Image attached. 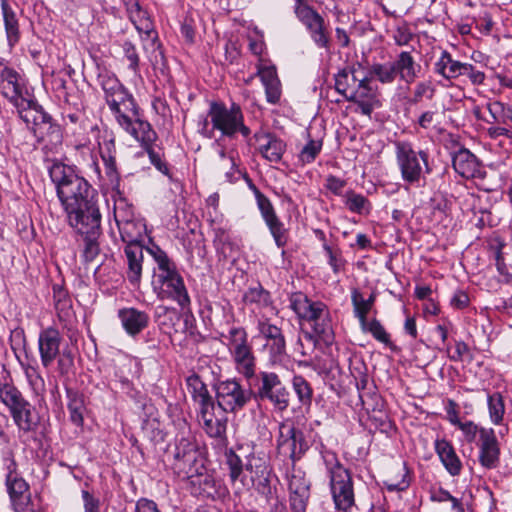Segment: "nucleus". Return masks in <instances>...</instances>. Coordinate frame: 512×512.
Returning a JSON list of instances; mask_svg holds the SVG:
<instances>
[{
    "label": "nucleus",
    "instance_id": "nucleus-1",
    "mask_svg": "<svg viewBox=\"0 0 512 512\" xmlns=\"http://www.w3.org/2000/svg\"><path fill=\"white\" fill-rule=\"evenodd\" d=\"M98 82L117 124L132 137L140 138L144 142L151 141L154 134L150 123L141 119L135 99L118 78L104 71L98 75Z\"/></svg>",
    "mask_w": 512,
    "mask_h": 512
},
{
    "label": "nucleus",
    "instance_id": "nucleus-2",
    "mask_svg": "<svg viewBox=\"0 0 512 512\" xmlns=\"http://www.w3.org/2000/svg\"><path fill=\"white\" fill-rule=\"evenodd\" d=\"M15 76L8 81L13 86L15 93L14 104L20 118L33 132L43 149L49 152H56L62 144V132L59 125L52 122L51 117L34 101L21 96V89L16 84Z\"/></svg>",
    "mask_w": 512,
    "mask_h": 512
},
{
    "label": "nucleus",
    "instance_id": "nucleus-3",
    "mask_svg": "<svg viewBox=\"0 0 512 512\" xmlns=\"http://www.w3.org/2000/svg\"><path fill=\"white\" fill-rule=\"evenodd\" d=\"M49 173L65 213H69L76 223L75 209L80 204L86 206L89 201L95 200V191L83 177L63 163L53 164Z\"/></svg>",
    "mask_w": 512,
    "mask_h": 512
},
{
    "label": "nucleus",
    "instance_id": "nucleus-4",
    "mask_svg": "<svg viewBox=\"0 0 512 512\" xmlns=\"http://www.w3.org/2000/svg\"><path fill=\"white\" fill-rule=\"evenodd\" d=\"M157 264L153 288L161 300L171 299L176 301L182 308L189 306L190 297L184 284L182 276L177 271L175 263L168 257L167 253L157 245L147 248Z\"/></svg>",
    "mask_w": 512,
    "mask_h": 512
},
{
    "label": "nucleus",
    "instance_id": "nucleus-5",
    "mask_svg": "<svg viewBox=\"0 0 512 512\" xmlns=\"http://www.w3.org/2000/svg\"><path fill=\"white\" fill-rule=\"evenodd\" d=\"M321 457L329 480V490L335 509L340 512H350L355 506L351 471L340 462L334 451L323 449Z\"/></svg>",
    "mask_w": 512,
    "mask_h": 512
},
{
    "label": "nucleus",
    "instance_id": "nucleus-6",
    "mask_svg": "<svg viewBox=\"0 0 512 512\" xmlns=\"http://www.w3.org/2000/svg\"><path fill=\"white\" fill-rule=\"evenodd\" d=\"M229 476L237 490L251 487H266L269 482L270 468L267 456L260 452H251L246 456L244 468L237 455H230L227 460Z\"/></svg>",
    "mask_w": 512,
    "mask_h": 512
},
{
    "label": "nucleus",
    "instance_id": "nucleus-7",
    "mask_svg": "<svg viewBox=\"0 0 512 512\" xmlns=\"http://www.w3.org/2000/svg\"><path fill=\"white\" fill-rule=\"evenodd\" d=\"M291 308L304 320H307L321 339L328 341L332 337V327L327 306L320 301H312L302 293H295L290 299Z\"/></svg>",
    "mask_w": 512,
    "mask_h": 512
},
{
    "label": "nucleus",
    "instance_id": "nucleus-8",
    "mask_svg": "<svg viewBox=\"0 0 512 512\" xmlns=\"http://www.w3.org/2000/svg\"><path fill=\"white\" fill-rule=\"evenodd\" d=\"M208 117L215 130L223 136L234 137L241 133L243 137L250 135V129L244 124V117L239 105L232 104L230 108L223 103L211 102Z\"/></svg>",
    "mask_w": 512,
    "mask_h": 512
},
{
    "label": "nucleus",
    "instance_id": "nucleus-9",
    "mask_svg": "<svg viewBox=\"0 0 512 512\" xmlns=\"http://www.w3.org/2000/svg\"><path fill=\"white\" fill-rule=\"evenodd\" d=\"M226 340V345L235 363L236 370L245 378H252L255 375L256 364L245 329L241 327L231 328L226 336Z\"/></svg>",
    "mask_w": 512,
    "mask_h": 512
},
{
    "label": "nucleus",
    "instance_id": "nucleus-10",
    "mask_svg": "<svg viewBox=\"0 0 512 512\" xmlns=\"http://www.w3.org/2000/svg\"><path fill=\"white\" fill-rule=\"evenodd\" d=\"M395 147L397 165L402 179L409 184L419 183L424 173L421 162H423L426 172L429 173L427 153L416 152L410 143L404 141L396 142Z\"/></svg>",
    "mask_w": 512,
    "mask_h": 512
},
{
    "label": "nucleus",
    "instance_id": "nucleus-11",
    "mask_svg": "<svg viewBox=\"0 0 512 512\" xmlns=\"http://www.w3.org/2000/svg\"><path fill=\"white\" fill-rule=\"evenodd\" d=\"M0 401L9 409L19 429L28 432L36 425L37 419L33 413V407L18 389L10 385L2 386Z\"/></svg>",
    "mask_w": 512,
    "mask_h": 512
},
{
    "label": "nucleus",
    "instance_id": "nucleus-12",
    "mask_svg": "<svg viewBox=\"0 0 512 512\" xmlns=\"http://www.w3.org/2000/svg\"><path fill=\"white\" fill-rule=\"evenodd\" d=\"M294 12L318 48L329 50L330 38L324 18L306 0H296Z\"/></svg>",
    "mask_w": 512,
    "mask_h": 512
},
{
    "label": "nucleus",
    "instance_id": "nucleus-13",
    "mask_svg": "<svg viewBox=\"0 0 512 512\" xmlns=\"http://www.w3.org/2000/svg\"><path fill=\"white\" fill-rule=\"evenodd\" d=\"M252 398V391L244 388L236 379L220 381L216 385V400L218 407L224 413L241 411Z\"/></svg>",
    "mask_w": 512,
    "mask_h": 512
},
{
    "label": "nucleus",
    "instance_id": "nucleus-14",
    "mask_svg": "<svg viewBox=\"0 0 512 512\" xmlns=\"http://www.w3.org/2000/svg\"><path fill=\"white\" fill-rule=\"evenodd\" d=\"M277 449L280 454L293 462L299 460L308 449L303 432L295 427L292 421L285 420L279 425Z\"/></svg>",
    "mask_w": 512,
    "mask_h": 512
},
{
    "label": "nucleus",
    "instance_id": "nucleus-15",
    "mask_svg": "<svg viewBox=\"0 0 512 512\" xmlns=\"http://www.w3.org/2000/svg\"><path fill=\"white\" fill-rule=\"evenodd\" d=\"M256 395L261 400H269L274 408L284 411L289 406V392L274 372L262 371L258 375Z\"/></svg>",
    "mask_w": 512,
    "mask_h": 512
},
{
    "label": "nucleus",
    "instance_id": "nucleus-16",
    "mask_svg": "<svg viewBox=\"0 0 512 512\" xmlns=\"http://www.w3.org/2000/svg\"><path fill=\"white\" fill-rule=\"evenodd\" d=\"M254 193L262 218L267 225L277 247L282 248L287 244L288 233L284 224L275 213L271 201L254 187Z\"/></svg>",
    "mask_w": 512,
    "mask_h": 512
},
{
    "label": "nucleus",
    "instance_id": "nucleus-17",
    "mask_svg": "<svg viewBox=\"0 0 512 512\" xmlns=\"http://www.w3.org/2000/svg\"><path fill=\"white\" fill-rule=\"evenodd\" d=\"M75 215L77 216L76 224L75 221H72V218H70V214L66 213L69 225L78 234H100L101 214L95 200L89 201V204L86 206L80 204L79 207L75 209Z\"/></svg>",
    "mask_w": 512,
    "mask_h": 512
},
{
    "label": "nucleus",
    "instance_id": "nucleus-18",
    "mask_svg": "<svg viewBox=\"0 0 512 512\" xmlns=\"http://www.w3.org/2000/svg\"><path fill=\"white\" fill-rule=\"evenodd\" d=\"M289 502L292 512H305L310 498V482L306 474L293 469L289 476Z\"/></svg>",
    "mask_w": 512,
    "mask_h": 512
},
{
    "label": "nucleus",
    "instance_id": "nucleus-19",
    "mask_svg": "<svg viewBox=\"0 0 512 512\" xmlns=\"http://www.w3.org/2000/svg\"><path fill=\"white\" fill-rule=\"evenodd\" d=\"M500 448L492 428L480 430L479 461L487 469H494L499 464Z\"/></svg>",
    "mask_w": 512,
    "mask_h": 512
},
{
    "label": "nucleus",
    "instance_id": "nucleus-20",
    "mask_svg": "<svg viewBox=\"0 0 512 512\" xmlns=\"http://www.w3.org/2000/svg\"><path fill=\"white\" fill-rule=\"evenodd\" d=\"M61 340V335L55 328L49 327L40 332L38 347L41 363L44 367H49L59 355Z\"/></svg>",
    "mask_w": 512,
    "mask_h": 512
},
{
    "label": "nucleus",
    "instance_id": "nucleus-21",
    "mask_svg": "<svg viewBox=\"0 0 512 512\" xmlns=\"http://www.w3.org/2000/svg\"><path fill=\"white\" fill-rule=\"evenodd\" d=\"M453 168L460 176L466 179L483 178L484 171L476 156L468 149H459L452 159Z\"/></svg>",
    "mask_w": 512,
    "mask_h": 512
},
{
    "label": "nucleus",
    "instance_id": "nucleus-22",
    "mask_svg": "<svg viewBox=\"0 0 512 512\" xmlns=\"http://www.w3.org/2000/svg\"><path fill=\"white\" fill-rule=\"evenodd\" d=\"M258 330L266 339V346L271 356L274 360H280L286 353L285 339L281 329L267 321L260 320L258 322Z\"/></svg>",
    "mask_w": 512,
    "mask_h": 512
},
{
    "label": "nucleus",
    "instance_id": "nucleus-23",
    "mask_svg": "<svg viewBox=\"0 0 512 512\" xmlns=\"http://www.w3.org/2000/svg\"><path fill=\"white\" fill-rule=\"evenodd\" d=\"M118 317L126 333L133 337L140 334L149 324V315L133 307L120 309Z\"/></svg>",
    "mask_w": 512,
    "mask_h": 512
},
{
    "label": "nucleus",
    "instance_id": "nucleus-24",
    "mask_svg": "<svg viewBox=\"0 0 512 512\" xmlns=\"http://www.w3.org/2000/svg\"><path fill=\"white\" fill-rule=\"evenodd\" d=\"M369 82L370 81L367 77H362L356 87V90H354L347 99L348 101L355 102L358 105L360 112L366 116L371 115L378 102L375 92L370 87Z\"/></svg>",
    "mask_w": 512,
    "mask_h": 512
},
{
    "label": "nucleus",
    "instance_id": "nucleus-25",
    "mask_svg": "<svg viewBox=\"0 0 512 512\" xmlns=\"http://www.w3.org/2000/svg\"><path fill=\"white\" fill-rule=\"evenodd\" d=\"M124 253L127 259V279L133 286H138L142 277L143 247L141 245H126Z\"/></svg>",
    "mask_w": 512,
    "mask_h": 512
},
{
    "label": "nucleus",
    "instance_id": "nucleus-26",
    "mask_svg": "<svg viewBox=\"0 0 512 512\" xmlns=\"http://www.w3.org/2000/svg\"><path fill=\"white\" fill-rule=\"evenodd\" d=\"M172 466L178 476L188 479H193L195 475L205 470L200 452L175 458Z\"/></svg>",
    "mask_w": 512,
    "mask_h": 512
},
{
    "label": "nucleus",
    "instance_id": "nucleus-27",
    "mask_svg": "<svg viewBox=\"0 0 512 512\" xmlns=\"http://www.w3.org/2000/svg\"><path fill=\"white\" fill-rule=\"evenodd\" d=\"M392 64L396 75L407 84H411L415 81L421 69L420 65L415 62L411 53L407 51H402Z\"/></svg>",
    "mask_w": 512,
    "mask_h": 512
},
{
    "label": "nucleus",
    "instance_id": "nucleus-28",
    "mask_svg": "<svg viewBox=\"0 0 512 512\" xmlns=\"http://www.w3.org/2000/svg\"><path fill=\"white\" fill-rule=\"evenodd\" d=\"M435 450L449 474L452 476L459 475L462 469V463L456 455L452 444L445 439L436 440Z\"/></svg>",
    "mask_w": 512,
    "mask_h": 512
},
{
    "label": "nucleus",
    "instance_id": "nucleus-29",
    "mask_svg": "<svg viewBox=\"0 0 512 512\" xmlns=\"http://www.w3.org/2000/svg\"><path fill=\"white\" fill-rule=\"evenodd\" d=\"M6 484L13 506L31 504L29 485L23 478H19L16 474L10 472L7 475Z\"/></svg>",
    "mask_w": 512,
    "mask_h": 512
},
{
    "label": "nucleus",
    "instance_id": "nucleus-30",
    "mask_svg": "<svg viewBox=\"0 0 512 512\" xmlns=\"http://www.w3.org/2000/svg\"><path fill=\"white\" fill-rule=\"evenodd\" d=\"M360 68L345 67L335 75V88L338 93L342 94L346 99L352 94L359 84Z\"/></svg>",
    "mask_w": 512,
    "mask_h": 512
},
{
    "label": "nucleus",
    "instance_id": "nucleus-31",
    "mask_svg": "<svg viewBox=\"0 0 512 512\" xmlns=\"http://www.w3.org/2000/svg\"><path fill=\"white\" fill-rule=\"evenodd\" d=\"M465 63L452 58L451 54L443 50L439 59L434 64V71L446 80L456 79L461 76Z\"/></svg>",
    "mask_w": 512,
    "mask_h": 512
},
{
    "label": "nucleus",
    "instance_id": "nucleus-32",
    "mask_svg": "<svg viewBox=\"0 0 512 512\" xmlns=\"http://www.w3.org/2000/svg\"><path fill=\"white\" fill-rule=\"evenodd\" d=\"M1 10L8 44L12 47L20 39L18 19L7 0H1Z\"/></svg>",
    "mask_w": 512,
    "mask_h": 512
},
{
    "label": "nucleus",
    "instance_id": "nucleus-33",
    "mask_svg": "<svg viewBox=\"0 0 512 512\" xmlns=\"http://www.w3.org/2000/svg\"><path fill=\"white\" fill-rule=\"evenodd\" d=\"M116 222L121 238L127 245H140L139 241L144 231L142 223L134 220H119L117 217Z\"/></svg>",
    "mask_w": 512,
    "mask_h": 512
},
{
    "label": "nucleus",
    "instance_id": "nucleus-34",
    "mask_svg": "<svg viewBox=\"0 0 512 512\" xmlns=\"http://www.w3.org/2000/svg\"><path fill=\"white\" fill-rule=\"evenodd\" d=\"M410 474L405 463L393 468L384 484L389 491H404L410 485Z\"/></svg>",
    "mask_w": 512,
    "mask_h": 512
},
{
    "label": "nucleus",
    "instance_id": "nucleus-35",
    "mask_svg": "<svg viewBox=\"0 0 512 512\" xmlns=\"http://www.w3.org/2000/svg\"><path fill=\"white\" fill-rule=\"evenodd\" d=\"M186 384L188 392L191 394L192 399L197 405L205 403L213 399L210 395L206 384L201 380L197 374H192L187 377Z\"/></svg>",
    "mask_w": 512,
    "mask_h": 512
},
{
    "label": "nucleus",
    "instance_id": "nucleus-36",
    "mask_svg": "<svg viewBox=\"0 0 512 512\" xmlns=\"http://www.w3.org/2000/svg\"><path fill=\"white\" fill-rule=\"evenodd\" d=\"M130 12V20L135 25V28L139 32V34H144L148 38H152L153 34V25L152 22L147 17V13L143 11L140 5L135 2L131 5L129 10Z\"/></svg>",
    "mask_w": 512,
    "mask_h": 512
},
{
    "label": "nucleus",
    "instance_id": "nucleus-37",
    "mask_svg": "<svg viewBox=\"0 0 512 512\" xmlns=\"http://www.w3.org/2000/svg\"><path fill=\"white\" fill-rule=\"evenodd\" d=\"M487 406L490 421L494 425H501L505 415V402L504 398L499 392H494L487 395Z\"/></svg>",
    "mask_w": 512,
    "mask_h": 512
},
{
    "label": "nucleus",
    "instance_id": "nucleus-38",
    "mask_svg": "<svg viewBox=\"0 0 512 512\" xmlns=\"http://www.w3.org/2000/svg\"><path fill=\"white\" fill-rule=\"evenodd\" d=\"M192 485L199 486L200 493L209 498L220 497L223 493L217 490L216 481L204 471L195 475L193 479H190Z\"/></svg>",
    "mask_w": 512,
    "mask_h": 512
},
{
    "label": "nucleus",
    "instance_id": "nucleus-39",
    "mask_svg": "<svg viewBox=\"0 0 512 512\" xmlns=\"http://www.w3.org/2000/svg\"><path fill=\"white\" fill-rule=\"evenodd\" d=\"M67 397H68V410L70 413L71 421L77 426L81 425L83 422V401L79 397V393L74 391L73 389H67Z\"/></svg>",
    "mask_w": 512,
    "mask_h": 512
},
{
    "label": "nucleus",
    "instance_id": "nucleus-40",
    "mask_svg": "<svg viewBox=\"0 0 512 512\" xmlns=\"http://www.w3.org/2000/svg\"><path fill=\"white\" fill-rule=\"evenodd\" d=\"M203 428L210 437L223 439L226 434L227 418L224 413L220 412V416L214 419H208V421L203 424Z\"/></svg>",
    "mask_w": 512,
    "mask_h": 512
},
{
    "label": "nucleus",
    "instance_id": "nucleus-41",
    "mask_svg": "<svg viewBox=\"0 0 512 512\" xmlns=\"http://www.w3.org/2000/svg\"><path fill=\"white\" fill-rule=\"evenodd\" d=\"M260 151L267 160L278 162L285 151V144L281 140L271 138L261 146Z\"/></svg>",
    "mask_w": 512,
    "mask_h": 512
},
{
    "label": "nucleus",
    "instance_id": "nucleus-42",
    "mask_svg": "<svg viewBox=\"0 0 512 512\" xmlns=\"http://www.w3.org/2000/svg\"><path fill=\"white\" fill-rule=\"evenodd\" d=\"M345 204L351 212L358 214H367L371 209L367 198L353 191L347 192Z\"/></svg>",
    "mask_w": 512,
    "mask_h": 512
},
{
    "label": "nucleus",
    "instance_id": "nucleus-43",
    "mask_svg": "<svg viewBox=\"0 0 512 512\" xmlns=\"http://www.w3.org/2000/svg\"><path fill=\"white\" fill-rule=\"evenodd\" d=\"M195 452H199L195 438L191 434H182L177 438L174 451V459L181 458Z\"/></svg>",
    "mask_w": 512,
    "mask_h": 512
},
{
    "label": "nucleus",
    "instance_id": "nucleus-44",
    "mask_svg": "<svg viewBox=\"0 0 512 512\" xmlns=\"http://www.w3.org/2000/svg\"><path fill=\"white\" fill-rule=\"evenodd\" d=\"M322 149L321 140H309L308 143L301 149L298 159L302 165L312 163L319 155Z\"/></svg>",
    "mask_w": 512,
    "mask_h": 512
},
{
    "label": "nucleus",
    "instance_id": "nucleus-45",
    "mask_svg": "<svg viewBox=\"0 0 512 512\" xmlns=\"http://www.w3.org/2000/svg\"><path fill=\"white\" fill-rule=\"evenodd\" d=\"M153 138H151V141L144 142L140 138L133 137L137 142L140 143V145L147 151L151 163L159 170L160 172L167 174L168 173V167L165 162L162 161L161 156L155 152L152 149V144L156 140V133L153 130Z\"/></svg>",
    "mask_w": 512,
    "mask_h": 512
},
{
    "label": "nucleus",
    "instance_id": "nucleus-46",
    "mask_svg": "<svg viewBox=\"0 0 512 512\" xmlns=\"http://www.w3.org/2000/svg\"><path fill=\"white\" fill-rule=\"evenodd\" d=\"M371 74L384 84L392 83L397 77L392 63L374 64Z\"/></svg>",
    "mask_w": 512,
    "mask_h": 512
},
{
    "label": "nucleus",
    "instance_id": "nucleus-47",
    "mask_svg": "<svg viewBox=\"0 0 512 512\" xmlns=\"http://www.w3.org/2000/svg\"><path fill=\"white\" fill-rule=\"evenodd\" d=\"M100 234H82L84 237V249H83V258L86 262L93 261L97 255L99 254V244L98 237Z\"/></svg>",
    "mask_w": 512,
    "mask_h": 512
},
{
    "label": "nucleus",
    "instance_id": "nucleus-48",
    "mask_svg": "<svg viewBox=\"0 0 512 512\" xmlns=\"http://www.w3.org/2000/svg\"><path fill=\"white\" fill-rule=\"evenodd\" d=\"M293 388L300 402L303 404H309L311 402L312 389L302 376H295L293 378Z\"/></svg>",
    "mask_w": 512,
    "mask_h": 512
},
{
    "label": "nucleus",
    "instance_id": "nucleus-49",
    "mask_svg": "<svg viewBox=\"0 0 512 512\" xmlns=\"http://www.w3.org/2000/svg\"><path fill=\"white\" fill-rule=\"evenodd\" d=\"M352 303L354 306V312L356 317L359 318L362 324H365L367 314L371 309L370 303L366 302L363 296L358 291H354L352 293Z\"/></svg>",
    "mask_w": 512,
    "mask_h": 512
},
{
    "label": "nucleus",
    "instance_id": "nucleus-50",
    "mask_svg": "<svg viewBox=\"0 0 512 512\" xmlns=\"http://www.w3.org/2000/svg\"><path fill=\"white\" fill-rule=\"evenodd\" d=\"M431 498L433 501L436 502H450L451 509L454 512H465L461 501L456 497L452 496L447 490L440 488L437 491L433 492Z\"/></svg>",
    "mask_w": 512,
    "mask_h": 512
},
{
    "label": "nucleus",
    "instance_id": "nucleus-51",
    "mask_svg": "<svg viewBox=\"0 0 512 512\" xmlns=\"http://www.w3.org/2000/svg\"><path fill=\"white\" fill-rule=\"evenodd\" d=\"M435 88L430 81H422L417 83L414 88L412 102L418 103L423 98L431 100L434 97Z\"/></svg>",
    "mask_w": 512,
    "mask_h": 512
},
{
    "label": "nucleus",
    "instance_id": "nucleus-52",
    "mask_svg": "<svg viewBox=\"0 0 512 512\" xmlns=\"http://www.w3.org/2000/svg\"><path fill=\"white\" fill-rule=\"evenodd\" d=\"M53 297L55 302V308L61 317V313H63L67 308L70 307V300L68 298L67 292L60 286L53 287Z\"/></svg>",
    "mask_w": 512,
    "mask_h": 512
},
{
    "label": "nucleus",
    "instance_id": "nucleus-53",
    "mask_svg": "<svg viewBox=\"0 0 512 512\" xmlns=\"http://www.w3.org/2000/svg\"><path fill=\"white\" fill-rule=\"evenodd\" d=\"M324 250L328 257V263L331 266L334 273H338L344 266V259L338 250H333L327 244L324 245Z\"/></svg>",
    "mask_w": 512,
    "mask_h": 512
},
{
    "label": "nucleus",
    "instance_id": "nucleus-54",
    "mask_svg": "<svg viewBox=\"0 0 512 512\" xmlns=\"http://www.w3.org/2000/svg\"><path fill=\"white\" fill-rule=\"evenodd\" d=\"M123 51L125 57L128 59L129 68L133 70L134 73L138 72L139 67V56L137 54L135 46L130 41H125L123 44Z\"/></svg>",
    "mask_w": 512,
    "mask_h": 512
},
{
    "label": "nucleus",
    "instance_id": "nucleus-55",
    "mask_svg": "<svg viewBox=\"0 0 512 512\" xmlns=\"http://www.w3.org/2000/svg\"><path fill=\"white\" fill-rule=\"evenodd\" d=\"M457 427L463 432L465 440L469 443L475 441L477 435H480V430L482 429L472 421L461 422Z\"/></svg>",
    "mask_w": 512,
    "mask_h": 512
},
{
    "label": "nucleus",
    "instance_id": "nucleus-56",
    "mask_svg": "<svg viewBox=\"0 0 512 512\" xmlns=\"http://www.w3.org/2000/svg\"><path fill=\"white\" fill-rule=\"evenodd\" d=\"M367 329L376 340L385 344L389 342V335L378 320H372Z\"/></svg>",
    "mask_w": 512,
    "mask_h": 512
},
{
    "label": "nucleus",
    "instance_id": "nucleus-57",
    "mask_svg": "<svg viewBox=\"0 0 512 512\" xmlns=\"http://www.w3.org/2000/svg\"><path fill=\"white\" fill-rule=\"evenodd\" d=\"M449 358L452 361H463L465 358H468L469 361H471L472 354L469 346L465 342L457 341L455 343V351L449 356Z\"/></svg>",
    "mask_w": 512,
    "mask_h": 512
},
{
    "label": "nucleus",
    "instance_id": "nucleus-58",
    "mask_svg": "<svg viewBox=\"0 0 512 512\" xmlns=\"http://www.w3.org/2000/svg\"><path fill=\"white\" fill-rule=\"evenodd\" d=\"M198 407V410H199V413H200V418L202 420V423H206L208 421V419H214L216 418L217 416H220V413L216 414L215 413V403H214V400H210V401H207L205 403H202L200 405H197Z\"/></svg>",
    "mask_w": 512,
    "mask_h": 512
},
{
    "label": "nucleus",
    "instance_id": "nucleus-59",
    "mask_svg": "<svg viewBox=\"0 0 512 512\" xmlns=\"http://www.w3.org/2000/svg\"><path fill=\"white\" fill-rule=\"evenodd\" d=\"M465 67L461 71V76H468L474 85H480L485 80V74L482 71L476 70L470 63H465Z\"/></svg>",
    "mask_w": 512,
    "mask_h": 512
},
{
    "label": "nucleus",
    "instance_id": "nucleus-60",
    "mask_svg": "<svg viewBox=\"0 0 512 512\" xmlns=\"http://www.w3.org/2000/svg\"><path fill=\"white\" fill-rule=\"evenodd\" d=\"M267 101L271 104H276L281 97V84L280 81H274L264 85Z\"/></svg>",
    "mask_w": 512,
    "mask_h": 512
},
{
    "label": "nucleus",
    "instance_id": "nucleus-61",
    "mask_svg": "<svg viewBox=\"0 0 512 512\" xmlns=\"http://www.w3.org/2000/svg\"><path fill=\"white\" fill-rule=\"evenodd\" d=\"M412 36L407 26H398L394 31L393 39L398 46H404L411 41Z\"/></svg>",
    "mask_w": 512,
    "mask_h": 512
},
{
    "label": "nucleus",
    "instance_id": "nucleus-62",
    "mask_svg": "<svg viewBox=\"0 0 512 512\" xmlns=\"http://www.w3.org/2000/svg\"><path fill=\"white\" fill-rule=\"evenodd\" d=\"M250 302H258L266 304L269 300V293L261 287L251 288L245 295Z\"/></svg>",
    "mask_w": 512,
    "mask_h": 512
},
{
    "label": "nucleus",
    "instance_id": "nucleus-63",
    "mask_svg": "<svg viewBox=\"0 0 512 512\" xmlns=\"http://www.w3.org/2000/svg\"><path fill=\"white\" fill-rule=\"evenodd\" d=\"M507 106L508 105L500 101H494L488 104L487 108L494 122H502Z\"/></svg>",
    "mask_w": 512,
    "mask_h": 512
},
{
    "label": "nucleus",
    "instance_id": "nucleus-64",
    "mask_svg": "<svg viewBox=\"0 0 512 512\" xmlns=\"http://www.w3.org/2000/svg\"><path fill=\"white\" fill-rule=\"evenodd\" d=\"M258 75L263 85L278 81L277 72L274 66H262L258 69Z\"/></svg>",
    "mask_w": 512,
    "mask_h": 512
}]
</instances>
